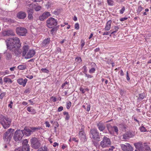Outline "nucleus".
<instances>
[{"label": "nucleus", "mask_w": 151, "mask_h": 151, "mask_svg": "<svg viewBox=\"0 0 151 151\" xmlns=\"http://www.w3.org/2000/svg\"><path fill=\"white\" fill-rule=\"evenodd\" d=\"M7 48L16 56L20 55L21 50L20 49L21 44L19 39L17 37L10 38L6 42Z\"/></svg>", "instance_id": "f257e3e1"}, {"label": "nucleus", "mask_w": 151, "mask_h": 151, "mask_svg": "<svg viewBox=\"0 0 151 151\" xmlns=\"http://www.w3.org/2000/svg\"><path fill=\"white\" fill-rule=\"evenodd\" d=\"M11 123V120L6 116L0 115V123L4 129L9 127Z\"/></svg>", "instance_id": "f03ea898"}, {"label": "nucleus", "mask_w": 151, "mask_h": 151, "mask_svg": "<svg viewBox=\"0 0 151 151\" xmlns=\"http://www.w3.org/2000/svg\"><path fill=\"white\" fill-rule=\"evenodd\" d=\"M90 137L91 139L100 141L101 140V135L96 128L91 129L89 133Z\"/></svg>", "instance_id": "7ed1b4c3"}, {"label": "nucleus", "mask_w": 151, "mask_h": 151, "mask_svg": "<svg viewBox=\"0 0 151 151\" xmlns=\"http://www.w3.org/2000/svg\"><path fill=\"white\" fill-rule=\"evenodd\" d=\"M14 129L11 128L8 129L4 135L3 138L4 142L7 144L10 142L14 134Z\"/></svg>", "instance_id": "20e7f679"}, {"label": "nucleus", "mask_w": 151, "mask_h": 151, "mask_svg": "<svg viewBox=\"0 0 151 151\" xmlns=\"http://www.w3.org/2000/svg\"><path fill=\"white\" fill-rule=\"evenodd\" d=\"M32 147L36 149L39 148L41 146V144L39 140L37 138L34 137L30 140Z\"/></svg>", "instance_id": "39448f33"}, {"label": "nucleus", "mask_w": 151, "mask_h": 151, "mask_svg": "<svg viewBox=\"0 0 151 151\" xmlns=\"http://www.w3.org/2000/svg\"><path fill=\"white\" fill-rule=\"evenodd\" d=\"M111 144V140L109 138L104 136L102 140L100 142V145L102 148H106L109 147Z\"/></svg>", "instance_id": "423d86ee"}, {"label": "nucleus", "mask_w": 151, "mask_h": 151, "mask_svg": "<svg viewBox=\"0 0 151 151\" xmlns=\"http://www.w3.org/2000/svg\"><path fill=\"white\" fill-rule=\"evenodd\" d=\"M23 136L22 131L20 130H16L14 133L13 138L15 141L17 142H19L21 141Z\"/></svg>", "instance_id": "0eeeda50"}, {"label": "nucleus", "mask_w": 151, "mask_h": 151, "mask_svg": "<svg viewBox=\"0 0 151 151\" xmlns=\"http://www.w3.org/2000/svg\"><path fill=\"white\" fill-rule=\"evenodd\" d=\"M16 33L20 36H24L27 33V29L25 28L21 27H17L16 29Z\"/></svg>", "instance_id": "6e6552de"}, {"label": "nucleus", "mask_w": 151, "mask_h": 151, "mask_svg": "<svg viewBox=\"0 0 151 151\" xmlns=\"http://www.w3.org/2000/svg\"><path fill=\"white\" fill-rule=\"evenodd\" d=\"M47 27L49 28H52L57 25V21L54 18L51 17L47 20Z\"/></svg>", "instance_id": "1a4fd4ad"}, {"label": "nucleus", "mask_w": 151, "mask_h": 151, "mask_svg": "<svg viewBox=\"0 0 151 151\" xmlns=\"http://www.w3.org/2000/svg\"><path fill=\"white\" fill-rule=\"evenodd\" d=\"M122 150L123 151H132L133 149L129 144L126 143L120 145Z\"/></svg>", "instance_id": "9d476101"}, {"label": "nucleus", "mask_w": 151, "mask_h": 151, "mask_svg": "<svg viewBox=\"0 0 151 151\" xmlns=\"http://www.w3.org/2000/svg\"><path fill=\"white\" fill-rule=\"evenodd\" d=\"M2 34L4 36H14L15 35V33L14 31L12 29H10L4 31Z\"/></svg>", "instance_id": "9b49d317"}, {"label": "nucleus", "mask_w": 151, "mask_h": 151, "mask_svg": "<svg viewBox=\"0 0 151 151\" xmlns=\"http://www.w3.org/2000/svg\"><path fill=\"white\" fill-rule=\"evenodd\" d=\"M35 52L34 50H29L27 53L24 56V58L26 59H29L31 58L35 54Z\"/></svg>", "instance_id": "f8f14e48"}, {"label": "nucleus", "mask_w": 151, "mask_h": 151, "mask_svg": "<svg viewBox=\"0 0 151 151\" xmlns=\"http://www.w3.org/2000/svg\"><path fill=\"white\" fill-rule=\"evenodd\" d=\"M79 136V138L82 142H84L87 140L86 134L84 131H80Z\"/></svg>", "instance_id": "ddd939ff"}, {"label": "nucleus", "mask_w": 151, "mask_h": 151, "mask_svg": "<svg viewBox=\"0 0 151 151\" xmlns=\"http://www.w3.org/2000/svg\"><path fill=\"white\" fill-rule=\"evenodd\" d=\"M50 12H46L43 13L39 17V19L40 21H43L45 19L47 18L48 17L50 16Z\"/></svg>", "instance_id": "4468645a"}, {"label": "nucleus", "mask_w": 151, "mask_h": 151, "mask_svg": "<svg viewBox=\"0 0 151 151\" xmlns=\"http://www.w3.org/2000/svg\"><path fill=\"white\" fill-rule=\"evenodd\" d=\"M27 81V79L26 78L24 79L22 78H20L17 80V83L20 85H22L23 87L25 86Z\"/></svg>", "instance_id": "2eb2a0df"}, {"label": "nucleus", "mask_w": 151, "mask_h": 151, "mask_svg": "<svg viewBox=\"0 0 151 151\" xmlns=\"http://www.w3.org/2000/svg\"><path fill=\"white\" fill-rule=\"evenodd\" d=\"M21 130L22 131L23 136L25 135L28 136L32 134V132L31 131L30 129L29 128H25L24 129Z\"/></svg>", "instance_id": "dca6fc26"}, {"label": "nucleus", "mask_w": 151, "mask_h": 151, "mask_svg": "<svg viewBox=\"0 0 151 151\" xmlns=\"http://www.w3.org/2000/svg\"><path fill=\"white\" fill-rule=\"evenodd\" d=\"M133 137V135L130 132H127L123 135V139H129Z\"/></svg>", "instance_id": "f3484780"}, {"label": "nucleus", "mask_w": 151, "mask_h": 151, "mask_svg": "<svg viewBox=\"0 0 151 151\" xmlns=\"http://www.w3.org/2000/svg\"><path fill=\"white\" fill-rule=\"evenodd\" d=\"M97 126L100 131H103L106 128L104 124L101 122H100L98 123Z\"/></svg>", "instance_id": "a211bd4d"}, {"label": "nucleus", "mask_w": 151, "mask_h": 151, "mask_svg": "<svg viewBox=\"0 0 151 151\" xmlns=\"http://www.w3.org/2000/svg\"><path fill=\"white\" fill-rule=\"evenodd\" d=\"M50 37L45 39L42 43V46L44 47L48 46L50 43Z\"/></svg>", "instance_id": "6ab92c4d"}, {"label": "nucleus", "mask_w": 151, "mask_h": 151, "mask_svg": "<svg viewBox=\"0 0 151 151\" xmlns=\"http://www.w3.org/2000/svg\"><path fill=\"white\" fill-rule=\"evenodd\" d=\"M144 146L142 148L140 149V151H151L150 147L147 143H145L144 144Z\"/></svg>", "instance_id": "aec40b11"}, {"label": "nucleus", "mask_w": 151, "mask_h": 151, "mask_svg": "<svg viewBox=\"0 0 151 151\" xmlns=\"http://www.w3.org/2000/svg\"><path fill=\"white\" fill-rule=\"evenodd\" d=\"M28 14V18L29 20H32L33 19L32 14L33 13V10L31 9H29L27 10Z\"/></svg>", "instance_id": "412c9836"}, {"label": "nucleus", "mask_w": 151, "mask_h": 151, "mask_svg": "<svg viewBox=\"0 0 151 151\" xmlns=\"http://www.w3.org/2000/svg\"><path fill=\"white\" fill-rule=\"evenodd\" d=\"M29 49V46L28 45H25L22 47V55L24 56L28 51Z\"/></svg>", "instance_id": "4be33fe9"}, {"label": "nucleus", "mask_w": 151, "mask_h": 151, "mask_svg": "<svg viewBox=\"0 0 151 151\" xmlns=\"http://www.w3.org/2000/svg\"><path fill=\"white\" fill-rule=\"evenodd\" d=\"M106 127L109 133L111 134H114L113 127L110 124H107Z\"/></svg>", "instance_id": "5701e85b"}, {"label": "nucleus", "mask_w": 151, "mask_h": 151, "mask_svg": "<svg viewBox=\"0 0 151 151\" xmlns=\"http://www.w3.org/2000/svg\"><path fill=\"white\" fill-rule=\"evenodd\" d=\"M134 146L137 149H138L140 151V148L143 147L144 145H142V143L141 142H138L136 143H135L134 144Z\"/></svg>", "instance_id": "b1692460"}, {"label": "nucleus", "mask_w": 151, "mask_h": 151, "mask_svg": "<svg viewBox=\"0 0 151 151\" xmlns=\"http://www.w3.org/2000/svg\"><path fill=\"white\" fill-rule=\"evenodd\" d=\"M111 21L110 20L108 21L106 24V26L104 28L105 30L106 31H109L110 30L111 27Z\"/></svg>", "instance_id": "393cba45"}, {"label": "nucleus", "mask_w": 151, "mask_h": 151, "mask_svg": "<svg viewBox=\"0 0 151 151\" xmlns=\"http://www.w3.org/2000/svg\"><path fill=\"white\" fill-rule=\"evenodd\" d=\"M17 17L19 19H23L26 17V14L24 12H20L18 13Z\"/></svg>", "instance_id": "a878e982"}, {"label": "nucleus", "mask_w": 151, "mask_h": 151, "mask_svg": "<svg viewBox=\"0 0 151 151\" xmlns=\"http://www.w3.org/2000/svg\"><path fill=\"white\" fill-rule=\"evenodd\" d=\"M91 65L92 66V68L89 70V72L90 73H93L95 72L96 70L95 67L96 66V65L93 63H91Z\"/></svg>", "instance_id": "bb28decb"}, {"label": "nucleus", "mask_w": 151, "mask_h": 151, "mask_svg": "<svg viewBox=\"0 0 151 151\" xmlns=\"http://www.w3.org/2000/svg\"><path fill=\"white\" fill-rule=\"evenodd\" d=\"M22 148L23 151H30L29 145H23Z\"/></svg>", "instance_id": "cd10ccee"}, {"label": "nucleus", "mask_w": 151, "mask_h": 151, "mask_svg": "<svg viewBox=\"0 0 151 151\" xmlns=\"http://www.w3.org/2000/svg\"><path fill=\"white\" fill-rule=\"evenodd\" d=\"M146 97V96L145 93H143L139 94L138 99L141 100L144 99Z\"/></svg>", "instance_id": "c85d7f7f"}, {"label": "nucleus", "mask_w": 151, "mask_h": 151, "mask_svg": "<svg viewBox=\"0 0 151 151\" xmlns=\"http://www.w3.org/2000/svg\"><path fill=\"white\" fill-rule=\"evenodd\" d=\"M4 54L6 56V58L7 59L9 60L11 58L12 55L8 50L6 51V52H5Z\"/></svg>", "instance_id": "c756f323"}, {"label": "nucleus", "mask_w": 151, "mask_h": 151, "mask_svg": "<svg viewBox=\"0 0 151 151\" xmlns=\"http://www.w3.org/2000/svg\"><path fill=\"white\" fill-rule=\"evenodd\" d=\"M41 129H42L40 127H30V130L32 132V133L33 132H35L36 131H38V130H40Z\"/></svg>", "instance_id": "7c9ffc66"}, {"label": "nucleus", "mask_w": 151, "mask_h": 151, "mask_svg": "<svg viewBox=\"0 0 151 151\" xmlns=\"http://www.w3.org/2000/svg\"><path fill=\"white\" fill-rule=\"evenodd\" d=\"M58 29V27H53L50 31V33L52 35H54L57 31Z\"/></svg>", "instance_id": "2f4dec72"}, {"label": "nucleus", "mask_w": 151, "mask_h": 151, "mask_svg": "<svg viewBox=\"0 0 151 151\" xmlns=\"http://www.w3.org/2000/svg\"><path fill=\"white\" fill-rule=\"evenodd\" d=\"M17 68L19 70H23L26 68V66L24 64L20 65L18 66Z\"/></svg>", "instance_id": "473e14b6"}, {"label": "nucleus", "mask_w": 151, "mask_h": 151, "mask_svg": "<svg viewBox=\"0 0 151 151\" xmlns=\"http://www.w3.org/2000/svg\"><path fill=\"white\" fill-rule=\"evenodd\" d=\"M27 110L29 112L31 113L32 114H35V110L32 107H28L27 108Z\"/></svg>", "instance_id": "72a5a7b5"}, {"label": "nucleus", "mask_w": 151, "mask_h": 151, "mask_svg": "<svg viewBox=\"0 0 151 151\" xmlns=\"http://www.w3.org/2000/svg\"><path fill=\"white\" fill-rule=\"evenodd\" d=\"M63 115H66L65 117V119L66 120H68L69 119L70 116L68 112L65 111L63 112Z\"/></svg>", "instance_id": "f704fd0d"}, {"label": "nucleus", "mask_w": 151, "mask_h": 151, "mask_svg": "<svg viewBox=\"0 0 151 151\" xmlns=\"http://www.w3.org/2000/svg\"><path fill=\"white\" fill-rule=\"evenodd\" d=\"M4 81L5 83H7V82H10V83H12V80L9 78H8L6 77H5L4 79Z\"/></svg>", "instance_id": "c9c22d12"}, {"label": "nucleus", "mask_w": 151, "mask_h": 151, "mask_svg": "<svg viewBox=\"0 0 151 151\" xmlns=\"http://www.w3.org/2000/svg\"><path fill=\"white\" fill-rule=\"evenodd\" d=\"M143 9V7L141 6H139L138 7V9L137 10V12L139 14Z\"/></svg>", "instance_id": "e433bc0d"}, {"label": "nucleus", "mask_w": 151, "mask_h": 151, "mask_svg": "<svg viewBox=\"0 0 151 151\" xmlns=\"http://www.w3.org/2000/svg\"><path fill=\"white\" fill-rule=\"evenodd\" d=\"M37 151H47V148L46 146H44L43 148L39 149Z\"/></svg>", "instance_id": "4c0bfd02"}, {"label": "nucleus", "mask_w": 151, "mask_h": 151, "mask_svg": "<svg viewBox=\"0 0 151 151\" xmlns=\"http://www.w3.org/2000/svg\"><path fill=\"white\" fill-rule=\"evenodd\" d=\"M71 103L70 101H68L66 102V108L69 109L71 106Z\"/></svg>", "instance_id": "58836bf2"}, {"label": "nucleus", "mask_w": 151, "mask_h": 151, "mask_svg": "<svg viewBox=\"0 0 151 151\" xmlns=\"http://www.w3.org/2000/svg\"><path fill=\"white\" fill-rule=\"evenodd\" d=\"M60 9H57L53 12V13L55 15H58L60 13Z\"/></svg>", "instance_id": "ea45409f"}, {"label": "nucleus", "mask_w": 151, "mask_h": 151, "mask_svg": "<svg viewBox=\"0 0 151 151\" xmlns=\"http://www.w3.org/2000/svg\"><path fill=\"white\" fill-rule=\"evenodd\" d=\"M139 129L141 132H145L147 131L146 129L143 126L140 127Z\"/></svg>", "instance_id": "a19ab883"}, {"label": "nucleus", "mask_w": 151, "mask_h": 151, "mask_svg": "<svg viewBox=\"0 0 151 151\" xmlns=\"http://www.w3.org/2000/svg\"><path fill=\"white\" fill-rule=\"evenodd\" d=\"M87 68L86 66L84 65L82 67V69L83 70V72L85 74L87 72Z\"/></svg>", "instance_id": "79ce46f5"}, {"label": "nucleus", "mask_w": 151, "mask_h": 151, "mask_svg": "<svg viewBox=\"0 0 151 151\" xmlns=\"http://www.w3.org/2000/svg\"><path fill=\"white\" fill-rule=\"evenodd\" d=\"M107 2L108 4L109 5H113V1L112 0H107Z\"/></svg>", "instance_id": "37998d69"}, {"label": "nucleus", "mask_w": 151, "mask_h": 151, "mask_svg": "<svg viewBox=\"0 0 151 151\" xmlns=\"http://www.w3.org/2000/svg\"><path fill=\"white\" fill-rule=\"evenodd\" d=\"M41 70L42 72L45 73H48L49 72V70L46 68H42Z\"/></svg>", "instance_id": "c03bdc74"}, {"label": "nucleus", "mask_w": 151, "mask_h": 151, "mask_svg": "<svg viewBox=\"0 0 151 151\" xmlns=\"http://www.w3.org/2000/svg\"><path fill=\"white\" fill-rule=\"evenodd\" d=\"M81 48H82L84 46V45H85V42L84 40H81Z\"/></svg>", "instance_id": "a18cd8bd"}, {"label": "nucleus", "mask_w": 151, "mask_h": 151, "mask_svg": "<svg viewBox=\"0 0 151 151\" xmlns=\"http://www.w3.org/2000/svg\"><path fill=\"white\" fill-rule=\"evenodd\" d=\"M113 129H114V132L117 133V134L118 132V129L117 127L116 126H114L113 127Z\"/></svg>", "instance_id": "49530a36"}, {"label": "nucleus", "mask_w": 151, "mask_h": 151, "mask_svg": "<svg viewBox=\"0 0 151 151\" xmlns=\"http://www.w3.org/2000/svg\"><path fill=\"white\" fill-rule=\"evenodd\" d=\"M41 9V7L40 6H36L35 8V9L36 11H40Z\"/></svg>", "instance_id": "de8ad7c7"}, {"label": "nucleus", "mask_w": 151, "mask_h": 151, "mask_svg": "<svg viewBox=\"0 0 151 151\" xmlns=\"http://www.w3.org/2000/svg\"><path fill=\"white\" fill-rule=\"evenodd\" d=\"M125 8L124 6L123 7L122 9H121L119 11L120 13L121 14H123L125 11Z\"/></svg>", "instance_id": "09e8293b"}, {"label": "nucleus", "mask_w": 151, "mask_h": 151, "mask_svg": "<svg viewBox=\"0 0 151 151\" xmlns=\"http://www.w3.org/2000/svg\"><path fill=\"white\" fill-rule=\"evenodd\" d=\"M30 88H28L25 90L24 91V93H29Z\"/></svg>", "instance_id": "8fccbe9b"}, {"label": "nucleus", "mask_w": 151, "mask_h": 151, "mask_svg": "<svg viewBox=\"0 0 151 151\" xmlns=\"http://www.w3.org/2000/svg\"><path fill=\"white\" fill-rule=\"evenodd\" d=\"M86 105H87V108L86 109V111H89L90 109V104H88L87 103L86 104Z\"/></svg>", "instance_id": "3c124183"}, {"label": "nucleus", "mask_w": 151, "mask_h": 151, "mask_svg": "<svg viewBox=\"0 0 151 151\" xmlns=\"http://www.w3.org/2000/svg\"><path fill=\"white\" fill-rule=\"evenodd\" d=\"M6 93H2L0 95V99H2L5 96Z\"/></svg>", "instance_id": "603ef678"}, {"label": "nucleus", "mask_w": 151, "mask_h": 151, "mask_svg": "<svg viewBox=\"0 0 151 151\" xmlns=\"http://www.w3.org/2000/svg\"><path fill=\"white\" fill-rule=\"evenodd\" d=\"M75 29H78L79 28V25L78 23H76L75 25Z\"/></svg>", "instance_id": "864d4df0"}, {"label": "nucleus", "mask_w": 151, "mask_h": 151, "mask_svg": "<svg viewBox=\"0 0 151 151\" xmlns=\"http://www.w3.org/2000/svg\"><path fill=\"white\" fill-rule=\"evenodd\" d=\"M28 141L27 139H25L24 140L23 142V145H28Z\"/></svg>", "instance_id": "5fc2aeb1"}, {"label": "nucleus", "mask_w": 151, "mask_h": 151, "mask_svg": "<svg viewBox=\"0 0 151 151\" xmlns=\"http://www.w3.org/2000/svg\"><path fill=\"white\" fill-rule=\"evenodd\" d=\"M52 100V101L53 102H55L56 101V98L55 97H54L53 96H52L50 98Z\"/></svg>", "instance_id": "6e6d98bb"}, {"label": "nucleus", "mask_w": 151, "mask_h": 151, "mask_svg": "<svg viewBox=\"0 0 151 151\" xmlns=\"http://www.w3.org/2000/svg\"><path fill=\"white\" fill-rule=\"evenodd\" d=\"M85 74V76L86 77H87L88 78H91L93 77V76H91L90 75L87 74L86 73Z\"/></svg>", "instance_id": "4d7b16f0"}, {"label": "nucleus", "mask_w": 151, "mask_h": 151, "mask_svg": "<svg viewBox=\"0 0 151 151\" xmlns=\"http://www.w3.org/2000/svg\"><path fill=\"white\" fill-rule=\"evenodd\" d=\"M68 82L67 81H66L65 82L63 83L62 86V88H64L65 86L66 85L68 84Z\"/></svg>", "instance_id": "13d9d810"}, {"label": "nucleus", "mask_w": 151, "mask_h": 151, "mask_svg": "<svg viewBox=\"0 0 151 151\" xmlns=\"http://www.w3.org/2000/svg\"><path fill=\"white\" fill-rule=\"evenodd\" d=\"M63 107L62 106H60L58 108V112H60V111H62V110H63Z\"/></svg>", "instance_id": "bf43d9fd"}, {"label": "nucleus", "mask_w": 151, "mask_h": 151, "mask_svg": "<svg viewBox=\"0 0 151 151\" xmlns=\"http://www.w3.org/2000/svg\"><path fill=\"white\" fill-rule=\"evenodd\" d=\"M45 124H46V126L47 127H49L50 126V124L48 122L46 121L45 122Z\"/></svg>", "instance_id": "052dcab7"}, {"label": "nucleus", "mask_w": 151, "mask_h": 151, "mask_svg": "<svg viewBox=\"0 0 151 151\" xmlns=\"http://www.w3.org/2000/svg\"><path fill=\"white\" fill-rule=\"evenodd\" d=\"M127 81H129L130 80V78L129 75V73L128 71L127 72Z\"/></svg>", "instance_id": "680f3d73"}, {"label": "nucleus", "mask_w": 151, "mask_h": 151, "mask_svg": "<svg viewBox=\"0 0 151 151\" xmlns=\"http://www.w3.org/2000/svg\"><path fill=\"white\" fill-rule=\"evenodd\" d=\"M15 151H23L22 148L19 147L17 149H16L15 150Z\"/></svg>", "instance_id": "e2e57ef3"}, {"label": "nucleus", "mask_w": 151, "mask_h": 151, "mask_svg": "<svg viewBox=\"0 0 151 151\" xmlns=\"http://www.w3.org/2000/svg\"><path fill=\"white\" fill-rule=\"evenodd\" d=\"M110 31H108V32H104L103 33V35H108L110 34Z\"/></svg>", "instance_id": "0e129e2a"}, {"label": "nucleus", "mask_w": 151, "mask_h": 151, "mask_svg": "<svg viewBox=\"0 0 151 151\" xmlns=\"http://www.w3.org/2000/svg\"><path fill=\"white\" fill-rule=\"evenodd\" d=\"M105 60L108 63H109L110 62L111 59H108L107 58H105Z\"/></svg>", "instance_id": "69168bd1"}, {"label": "nucleus", "mask_w": 151, "mask_h": 151, "mask_svg": "<svg viewBox=\"0 0 151 151\" xmlns=\"http://www.w3.org/2000/svg\"><path fill=\"white\" fill-rule=\"evenodd\" d=\"M80 90L82 92V93H84L85 92V89H83V88L81 87L80 88Z\"/></svg>", "instance_id": "338daca9"}, {"label": "nucleus", "mask_w": 151, "mask_h": 151, "mask_svg": "<svg viewBox=\"0 0 151 151\" xmlns=\"http://www.w3.org/2000/svg\"><path fill=\"white\" fill-rule=\"evenodd\" d=\"M76 60H77V61L79 62H81L82 61L81 58L80 57L77 58H76Z\"/></svg>", "instance_id": "774afa93"}]
</instances>
